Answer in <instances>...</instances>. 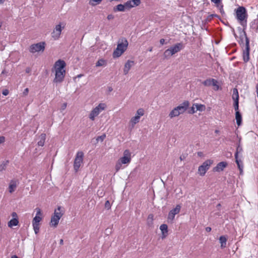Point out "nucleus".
Instances as JSON below:
<instances>
[{"instance_id": "nucleus-27", "label": "nucleus", "mask_w": 258, "mask_h": 258, "mask_svg": "<svg viewBox=\"0 0 258 258\" xmlns=\"http://www.w3.org/2000/svg\"><path fill=\"white\" fill-rule=\"evenodd\" d=\"M235 118L237 125L238 126L240 125L242 122V116L239 111H237L235 112Z\"/></svg>"}, {"instance_id": "nucleus-61", "label": "nucleus", "mask_w": 258, "mask_h": 258, "mask_svg": "<svg viewBox=\"0 0 258 258\" xmlns=\"http://www.w3.org/2000/svg\"><path fill=\"white\" fill-rule=\"evenodd\" d=\"M215 133H219V131L218 130H216L215 131Z\"/></svg>"}, {"instance_id": "nucleus-38", "label": "nucleus", "mask_w": 258, "mask_h": 258, "mask_svg": "<svg viewBox=\"0 0 258 258\" xmlns=\"http://www.w3.org/2000/svg\"><path fill=\"white\" fill-rule=\"evenodd\" d=\"M122 164V163H121V162L118 160L115 167L116 172H118L121 168Z\"/></svg>"}, {"instance_id": "nucleus-54", "label": "nucleus", "mask_w": 258, "mask_h": 258, "mask_svg": "<svg viewBox=\"0 0 258 258\" xmlns=\"http://www.w3.org/2000/svg\"><path fill=\"white\" fill-rule=\"evenodd\" d=\"M63 239H61L60 240V241H59V244H61V245H62V244H63Z\"/></svg>"}, {"instance_id": "nucleus-6", "label": "nucleus", "mask_w": 258, "mask_h": 258, "mask_svg": "<svg viewBox=\"0 0 258 258\" xmlns=\"http://www.w3.org/2000/svg\"><path fill=\"white\" fill-rule=\"evenodd\" d=\"M105 107L106 105L104 103H100L91 111L89 116V118L92 120H94L95 117L98 116L102 111L104 110Z\"/></svg>"}, {"instance_id": "nucleus-59", "label": "nucleus", "mask_w": 258, "mask_h": 258, "mask_svg": "<svg viewBox=\"0 0 258 258\" xmlns=\"http://www.w3.org/2000/svg\"><path fill=\"white\" fill-rule=\"evenodd\" d=\"M258 26L257 25H255L254 27H253V28L257 29Z\"/></svg>"}, {"instance_id": "nucleus-7", "label": "nucleus", "mask_w": 258, "mask_h": 258, "mask_svg": "<svg viewBox=\"0 0 258 258\" xmlns=\"http://www.w3.org/2000/svg\"><path fill=\"white\" fill-rule=\"evenodd\" d=\"M65 26V23H60L55 26L54 29L51 33V36L54 40H57L59 38L62 30L64 28Z\"/></svg>"}, {"instance_id": "nucleus-22", "label": "nucleus", "mask_w": 258, "mask_h": 258, "mask_svg": "<svg viewBox=\"0 0 258 258\" xmlns=\"http://www.w3.org/2000/svg\"><path fill=\"white\" fill-rule=\"evenodd\" d=\"M59 219L57 216H52L51 218L50 226L56 227L58 224Z\"/></svg>"}, {"instance_id": "nucleus-36", "label": "nucleus", "mask_w": 258, "mask_h": 258, "mask_svg": "<svg viewBox=\"0 0 258 258\" xmlns=\"http://www.w3.org/2000/svg\"><path fill=\"white\" fill-rule=\"evenodd\" d=\"M9 163V161H4L1 165H0V171H2L6 169L7 165L8 163Z\"/></svg>"}, {"instance_id": "nucleus-30", "label": "nucleus", "mask_w": 258, "mask_h": 258, "mask_svg": "<svg viewBox=\"0 0 258 258\" xmlns=\"http://www.w3.org/2000/svg\"><path fill=\"white\" fill-rule=\"evenodd\" d=\"M140 118V117L139 116L137 115V114L131 118L130 121L132 127H134L136 123L139 122Z\"/></svg>"}, {"instance_id": "nucleus-16", "label": "nucleus", "mask_w": 258, "mask_h": 258, "mask_svg": "<svg viewBox=\"0 0 258 258\" xmlns=\"http://www.w3.org/2000/svg\"><path fill=\"white\" fill-rule=\"evenodd\" d=\"M217 83V81L214 79H209L203 81L202 84L205 86H210L212 85L213 86H217L218 88Z\"/></svg>"}, {"instance_id": "nucleus-4", "label": "nucleus", "mask_w": 258, "mask_h": 258, "mask_svg": "<svg viewBox=\"0 0 258 258\" xmlns=\"http://www.w3.org/2000/svg\"><path fill=\"white\" fill-rule=\"evenodd\" d=\"M236 18L243 27L246 26V10L243 7H238L236 11Z\"/></svg>"}, {"instance_id": "nucleus-62", "label": "nucleus", "mask_w": 258, "mask_h": 258, "mask_svg": "<svg viewBox=\"0 0 258 258\" xmlns=\"http://www.w3.org/2000/svg\"><path fill=\"white\" fill-rule=\"evenodd\" d=\"M254 26H255V24H252L251 27L253 28V27H254Z\"/></svg>"}, {"instance_id": "nucleus-12", "label": "nucleus", "mask_w": 258, "mask_h": 258, "mask_svg": "<svg viewBox=\"0 0 258 258\" xmlns=\"http://www.w3.org/2000/svg\"><path fill=\"white\" fill-rule=\"evenodd\" d=\"M131 153L129 150H125L123 152V156L121 157L118 160L122 164H128L131 161Z\"/></svg>"}, {"instance_id": "nucleus-50", "label": "nucleus", "mask_w": 258, "mask_h": 258, "mask_svg": "<svg viewBox=\"0 0 258 258\" xmlns=\"http://www.w3.org/2000/svg\"><path fill=\"white\" fill-rule=\"evenodd\" d=\"M160 43L161 45H163L165 43V39L162 38L160 40Z\"/></svg>"}, {"instance_id": "nucleus-32", "label": "nucleus", "mask_w": 258, "mask_h": 258, "mask_svg": "<svg viewBox=\"0 0 258 258\" xmlns=\"http://www.w3.org/2000/svg\"><path fill=\"white\" fill-rule=\"evenodd\" d=\"M235 162H236V163L237 165V166L240 170V174H242V172H243V167L242 161L240 160H239L237 158H235Z\"/></svg>"}, {"instance_id": "nucleus-55", "label": "nucleus", "mask_w": 258, "mask_h": 258, "mask_svg": "<svg viewBox=\"0 0 258 258\" xmlns=\"http://www.w3.org/2000/svg\"><path fill=\"white\" fill-rule=\"evenodd\" d=\"M221 204L219 203L217 205V208L218 210H219L220 207H221Z\"/></svg>"}, {"instance_id": "nucleus-34", "label": "nucleus", "mask_w": 258, "mask_h": 258, "mask_svg": "<svg viewBox=\"0 0 258 258\" xmlns=\"http://www.w3.org/2000/svg\"><path fill=\"white\" fill-rule=\"evenodd\" d=\"M106 64V61L104 59H100L96 63V67L103 66Z\"/></svg>"}, {"instance_id": "nucleus-46", "label": "nucleus", "mask_w": 258, "mask_h": 258, "mask_svg": "<svg viewBox=\"0 0 258 258\" xmlns=\"http://www.w3.org/2000/svg\"><path fill=\"white\" fill-rule=\"evenodd\" d=\"M107 19L110 20L114 19V16L112 14H109L107 16Z\"/></svg>"}, {"instance_id": "nucleus-20", "label": "nucleus", "mask_w": 258, "mask_h": 258, "mask_svg": "<svg viewBox=\"0 0 258 258\" xmlns=\"http://www.w3.org/2000/svg\"><path fill=\"white\" fill-rule=\"evenodd\" d=\"M160 229L161 230L162 232V238L163 239L165 238L167 235L168 226L166 224H163L160 225Z\"/></svg>"}, {"instance_id": "nucleus-17", "label": "nucleus", "mask_w": 258, "mask_h": 258, "mask_svg": "<svg viewBox=\"0 0 258 258\" xmlns=\"http://www.w3.org/2000/svg\"><path fill=\"white\" fill-rule=\"evenodd\" d=\"M37 213L35 217L33 218L32 221V224H39L40 221L41 220L42 218L41 210L39 208L36 209Z\"/></svg>"}, {"instance_id": "nucleus-40", "label": "nucleus", "mask_w": 258, "mask_h": 258, "mask_svg": "<svg viewBox=\"0 0 258 258\" xmlns=\"http://www.w3.org/2000/svg\"><path fill=\"white\" fill-rule=\"evenodd\" d=\"M35 233L37 234L39 230V224H32Z\"/></svg>"}, {"instance_id": "nucleus-5", "label": "nucleus", "mask_w": 258, "mask_h": 258, "mask_svg": "<svg viewBox=\"0 0 258 258\" xmlns=\"http://www.w3.org/2000/svg\"><path fill=\"white\" fill-rule=\"evenodd\" d=\"M83 158L84 153L82 151H78L76 155L74 163V168L76 172H78L83 163Z\"/></svg>"}, {"instance_id": "nucleus-3", "label": "nucleus", "mask_w": 258, "mask_h": 258, "mask_svg": "<svg viewBox=\"0 0 258 258\" xmlns=\"http://www.w3.org/2000/svg\"><path fill=\"white\" fill-rule=\"evenodd\" d=\"M183 48V45L182 43H177L164 51L163 53L164 57L168 58L171 56L180 51Z\"/></svg>"}, {"instance_id": "nucleus-43", "label": "nucleus", "mask_w": 258, "mask_h": 258, "mask_svg": "<svg viewBox=\"0 0 258 258\" xmlns=\"http://www.w3.org/2000/svg\"><path fill=\"white\" fill-rule=\"evenodd\" d=\"M105 207L107 209H109L111 208V205L109 201H106L105 203Z\"/></svg>"}, {"instance_id": "nucleus-60", "label": "nucleus", "mask_w": 258, "mask_h": 258, "mask_svg": "<svg viewBox=\"0 0 258 258\" xmlns=\"http://www.w3.org/2000/svg\"><path fill=\"white\" fill-rule=\"evenodd\" d=\"M257 93L258 94V84L256 85Z\"/></svg>"}, {"instance_id": "nucleus-18", "label": "nucleus", "mask_w": 258, "mask_h": 258, "mask_svg": "<svg viewBox=\"0 0 258 258\" xmlns=\"http://www.w3.org/2000/svg\"><path fill=\"white\" fill-rule=\"evenodd\" d=\"M134 64L135 62L134 61L128 60L124 65V68L123 69L124 74L126 75L128 73L131 67Z\"/></svg>"}, {"instance_id": "nucleus-48", "label": "nucleus", "mask_w": 258, "mask_h": 258, "mask_svg": "<svg viewBox=\"0 0 258 258\" xmlns=\"http://www.w3.org/2000/svg\"><path fill=\"white\" fill-rule=\"evenodd\" d=\"M12 216L13 218H18V215L17 214L16 212H13L12 213Z\"/></svg>"}, {"instance_id": "nucleus-25", "label": "nucleus", "mask_w": 258, "mask_h": 258, "mask_svg": "<svg viewBox=\"0 0 258 258\" xmlns=\"http://www.w3.org/2000/svg\"><path fill=\"white\" fill-rule=\"evenodd\" d=\"M242 151H243L242 147L240 145V140H239L238 144H237L236 150V152L234 155L235 158H237L238 154L242 153Z\"/></svg>"}, {"instance_id": "nucleus-56", "label": "nucleus", "mask_w": 258, "mask_h": 258, "mask_svg": "<svg viewBox=\"0 0 258 258\" xmlns=\"http://www.w3.org/2000/svg\"><path fill=\"white\" fill-rule=\"evenodd\" d=\"M152 50H153V47H151L150 48H149L148 50L150 51V52H151L152 51Z\"/></svg>"}, {"instance_id": "nucleus-19", "label": "nucleus", "mask_w": 258, "mask_h": 258, "mask_svg": "<svg viewBox=\"0 0 258 258\" xmlns=\"http://www.w3.org/2000/svg\"><path fill=\"white\" fill-rule=\"evenodd\" d=\"M18 185V181L15 180H11L9 186V191L10 193L13 192Z\"/></svg>"}, {"instance_id": "nucleus-28", "label": "nucleus", "mask_w": 258, "mask_h": 258, "mask_svg": "<svg viewBox=\"0 0 258 258\" xmlns=\"http://www.w3.org/2000/svg\"><path fill=\"white\" fill-rule=\"evenodd\" d=\"M19 223L18 218H13L10 221H9L8 225L9 227H12L18 225Z\"/></svg>"}, {"instance_id": "nucleus-53", "label": "nucleus", "mask_w": 258, "mask_h": 258, "mask_svg": "<svg viewBox=\"0 0 258 258\" xmlns=\"http://www.w3.org/2000/svg\"><path fill=\"white\" fill-rule=\"evenodd\" d=\"M105 135H103V136L98 137V139H100V140L103 141L104 140V139L105 138Z\"/></svg>"}, {"instance_id": "nucleus-31", "label": "nucleus", "mask_w": 258, "mask_h": 258, "mask_svg": "<svg viewBox=\"0 0 258 258\" xmlns=\"http://www.w3.org/2000/svg\"><path fill=\"white\" fill-rule=\"evenodd\" d=\"M179 112L176 107L174 108L169 113V116L170 118L178 116L179 115Z\"/></svg>"}, {"instance_id": "nucleus-64", "label": "nucleus", "mask_w": 258, "mask_h": 258, "mask_svg": "<svg viewBox=\"0 0 258 258\" xmlns=\"http://www.w3.org/2000/svg\"><path fill=\"white\" fill-rule=\"evenodd\" d=\"M150 216H151V217H152V218L153 217V216H152V215H149V218Z\"/></svg>"}, {"instance_id": "nucleus-26", "label": "nucleus", "mask_w": 258, "mask_h": 258, "mask_svg": "<svg viewBox=\"0 0 258 258\" xmlns=\"http://www.w3.org/2000/svg\"><path fill=\"white\" fill-rule=\"evenodd\" d=\"M46 139V135L45 134H42L39 137V140L38 142V145L39 146H43L44 145L45 141Z\"/></svg>"}, {"instance_id": "nucleus-41", "label": "nucleus", "mask_w": 258, "mask_h": 258, "mask_svg": "<svg viewBox=\"0 0 258 258\" xmlns=\"http://www.w3.org/2000/svg\"><path fill=\"white\" fill-rule=\"evenodd\" d=\"M234 108L236 112L237 111H239V101H234Z\"/></svg>"}, {"instance_id": "nucleus-23", "label": "nucleus", "mask_w": 258, "mask_h": 258, "mask_svg": "<svg viewBox=\"0 0 258 258\" xmlns=\"http://www.w3.org/2000/svg\"><path fill=\"white\" fill-rule=\"evenodd\" d=\"M125 8L126 6H125V3L123 5L119 4L116 7H114L113 11L114 12H124L125 11Z\"/></svg>"}, {"instance_id": "nucleus-35", "label": "nucleus", "mask_w": 258, "mask_h": 258, "mask_svg": "<svg viewBox=\"0 0 258 258\" xmlns=\"http://www.w3.org/2000/svg\"><path fill=\"white\" fill-rule=\"evenodd\" d=\"M196 108V111H203L205 109V106L202 104H194Z\"/></svg>"}, {"instance_id": "nucleus-13", "label": "nucleus", "mask_w": 258, "mask_h": 258, "mask_svg": "<svg viewBox=\"0 0 258 258\" xmlns=\"http://www.w3.org/2000/svg\"><path fill=\"white\" fill-rule=\"evenodd\" d=\"M140 4V0H130L125 3V6H126V9H130L139 6Z\"/></svg>"}, {"instance_id": "nucleus-29", "label": "nucleus", "mask_w": 258, "mask_h": 258, "mask_svg": "<svg viewBox=\"0 0 258 258\" xmlns=\"http://www.w3.org/2000/svg\"><path fill=\"white\" fill-rule=\"evenodd\" d=\"M61 207L60 206H58L57 209L55 210L54 212L53 216H57V218H59L60 219V218L62 217L63 213L61 212Z\"/></svg>"}, {"instance_id": "nucleus-24", "label": "nucleus", "mask_w": 258, "mask_h": 258, "mask_svg": "<svg viewBox=\"0 0 258 258\" xmlns=\"http://www.w3.org/2000/svg\"><path fill=\"white\" fill-rule=\"evenodd\" d=\"M219 242L221 244V247L224 248L226 246L227 237L224 236H221L219 238Z\"/></svg>"}, {"instance_id": "nucleus-21", "label": "nucleus", "mask_w": 258, "mask_h": 258, "mask_svg": "<svg viewBox=\"0 0 258 258\" xmlns=\"http://www.w3.org/2000/svg\"><path fill=\"white\" fill-rule=\"evenodd\" d=\"M212 2L214 3L216 7L219 9L221 14L224 13L223 9V6L221 3V0H211Z\"/></svg>"}, {"instance_id": "nucleus-1", "label": "nucleus", "mask_w": 258, "mask_h": 258, "mask_svg": "<svg viewBox=\"0 0 258 258\" xmlns=\"http://www.w3.org/2000/svg\"><path fill=\"white\" fill-rule=\"evenodd\" d=\"M66 66L65 61L61 59H59L55 62L54 68L55 74L53 80L54 83H61L63 81L66 74V71L64 69Z\"/></svg>"}, {"instance_id": "nucleus-51", "label": "nucleus", "mask_w": 258, "mask_h": 258, "mask_svg": "<svg viewBox=\"0 0 258 258\" xmlns=\"http://www.w3.org/2000/svg\"><path fill=\"white\" fill-rule=\"evenodd\" d=\"M211 230H212V229H211V227H207L206 228V231L207 232H210V231H211Z\"/></svg>"}, {"instance_id": "nucleus-44", "label": "nucleus", "mask_w": 258, "mask_h": 258, "mask_svg": "<svg viewBox=\"0 0 258 258\" xmlns=\"http://www.w3.org/2000/svg\"><path fill=\"white\" fill-rule=\"evenodd\" d=\"M9 91L8 89H5L3 91L2 94L4 96H7L9 94Z\"/></svg>"}, {"instance_id": "nucleus-33", "label": "nucleus", "mask_w": 258, "mask_h": 258, "mask_svg": "<svg viewBox=\"0 0 258 258\" xmlns=\"http://www.w3.org/2000/svg\"><path fill=\"white\" fill-rule=\"evenodd\" d=\"M232 99L234 101H239V94L236 88H234L233 90Z\"/></svg>"}, {"instance_id": "nucleus-58", "label": "nucleus", "mask_w": 258, "mask_h": 258, "mask_svg": "<svg viewBox=\"0 0 258 258\" xmlns=\"http://www.w3.org/2000/svg\"><path fill=\"white\" fill-rule=\"evenodd\" d=\"M5 2V0H0V4H3Z\"/></svg>"}, {"instance_id": "nucleus-10", "label": "nucleus", "mask_w": 258, "mask_h": 258, "mask_svg": "<svg viewBox=\"0 0 258 258\" xmlns=\"http://www.w3.org/2000/svg\"><path fill=\"white\" fill-rule=\"evenodd\" d=\"M45 43L44 42H41L36 44H32L29 48V51L32 53L37 52H43L45 49Z\"/></svg>"}, {"instance_id": "nucleus-45", "label": "nucleus", "mask_w": 258, "mask_h": 258, "mask_svg": "<svg viewBox=\"0 0 258 258\" xmlns=\"http://www.w3.org/2000/svg\"><path fill=\"white\" fill-rule=\"evenodd\" d=\"M28 92H29V89L27 88H26V89L24 90V91H23V95H24V96H26V95H28Z\"/></svg>"}, {"instance_id": "nucleus-63", "label": "nucleus", "mask_w": 258, "mask_h": 258, "mask_svg": "<svg viewBox=\"0 0 258 258\" xmlns=\"http://www.w3.org/2000/svg\"><path fill=\"white\" fill-rule=\"evenodd\" d=\"M4 73H5V71L4 70V71H3V72H2V74H4Z\"/></svg>"}, {"instance_id": "nucleus-11", "label": "nucleus", "mask_w": 258, "mask_h": 258, "mask_svg": "<svg viewBox=\"0 0 258 258\" xmlns=\"http://www.w3.org/2000/svg\"><path fill=\"white\" fill-rule=\"evenodd\" d=\"M181 206L180 205H177L175 208L170 211L168 213L167 220L168 222L172 223L174 219L175 215L180 212Z\"/></svg>"}, {"instance_id": "nucleus-37", "label": "nucleus", "mask_w": 258, "mask_h": 258, "mask_svg": "<svg viewBox=\"0 0 258 258\" xmlns=\"http://www.w3.org/2000/svg\"><path fill=\"white\" fill-rule=\"evenodd\" d=\"M102 0H90L89 1V4L92 6H95L101 3Z\"/></svg>"}, {"instance_id": "nucleus-8", "label": "nucleus", "mask_w": 258, "mask_h": 258, "mask_svg": "<svg viewBox=\"0 0 258 258\" xmlns=\"http://www.w3.org/2000/svg\"><path fill=\"white\" fill-rule=\"evenodd\" d=\"M244 35L245 38V48L243 52V59L245 62H247L249 59V40L246 35V33L244 31Z\"/></svg>"}, {"instance_id": "nucleus-57", "label": "nucleus", "mask_w": 258, "mask_h": 258, "mask_svg": "<svg viewBox=\"0 0 258 258\" xmlns=\"http://www.w3.org/2000/svg\"><path fill=\"white\" fill-rule=\"evenodd\" d=\"M108 91L109 92H111L112 91V88L111 87H109L108 88Z\"/></svg>"}, {"instance_id": "nucleus-2", "label": "nucleus", "mask_w": 258, "mask_h": 258, "mask_svg": "<svg viewBox=\"0 0 258 258\" xmlns=\"http://www.w3.org/2000/svg\"><path fill=\"white\" fill-rule=\"evenodd\" d=\"M128 41L125 38H122L121 41H119L116 48L113 52V57L116 58L121 55V54L126 50L128 46Z\"/></svg>"}, {"instance_id": "nucleus-42", "label": "nucleus", "mask_w": 258, "mask_h": 258, "mask_svg": "<svg viewBox=\"0 0 258 258\" xmlns=\"http://www.w3.org/2000/svg\"><path fill=\"white\" fill-rule=\"evenodd\" d=\"M196 108L195 107V105H192L191 108L188 110V113L190 114H194L196 112Z\"/></svg>"}, {"instance_id": "nucleus-15", "label": "nucleus", "mask_w": 258, "mask_h": 258, "mask_svg": "<svg viewBox=\"0 0 258 258\" xmlns=\"http://www.w3.org/2000/svg\"><path fill=\"white\" fill-rule=\"evenodd\" d=\"M189 106V102L188 101H184L182 104L176 107V108L179 112V114L184 112Z\"/></svg>"}, {"instance_id": "nucleus-9", "label": "nucleus", "mask_w": 258, "mask_h": 258, "mask_svg": "<svg viewBox=\"0 0 258 258\" xmlns=\"http://www.w3.org/2000/svg\"><path fill=\"white\" fill-rule=\"evenodd\" d=\"M213 161L212 160H207L203 164L199 167L198 171L201 176H204L206 174L207 170L212 164Z\"/></svg>"}, {"instance_id": "nucleus-14", "label": "nucleus", "mask_w": 258, "mask_h": 258, "mask_svg": "<svg viewBox=\"0 0 258 258\" xmlns=\"http://www.w3.org/2000/svg\"><path fill=\"white\" fill-rule=\"evenodd\" d=\"M227 163L226 162L222 161L219 162L216 166L213 168V171L214 172H221L224 169L227 167Z\"/></svg>"}, {"instance_id": "nucleus-52", "label": "nucleus", "mask_w": 258, "mask_h": 258, "mask_svg": "<svg viewBox=\"0 0 258 258\" xmlns=\"http://www.w3.org/2000/svg\"><path fill=\"white\" fill-rule=\"evenodd\" d=\"M25 71H26V73H28H28H30V72H31V69H30V68H27L26 69Z\"/></svg>"}, {"instance_id": "nucleus-49", "label": "nucleus", "mask_w": 258, "mask_h": 258, "mask_svg": "<svg viewBox=\"0 0 258 258\" xmlns=\"http://www.w3.org/2000/svg\"><path fill=\"white\" fill-rule=\"evenodd\" d=\"M67 103H64L62 106H61V109L62 110H64L66 109V108L67 107Z\"/></svg>"}, {"instance_id": "nucleus-47", "label": "nucleus", "mask_w": 258, "mask_h": 258, "mask_svg": "<svg viewBox=\"0 0 258 258\" xmlns=\"http://www.w3.org/2000/svg\"><path fill=\"white\" fill-rule=\"evenodd\" d=\"M5 141V138L4 136L0 137V144L3 143Z\"/></svg>"}, {"instance_id": "nucleus-39", "label": "nucleus", "mask_w": 258, "mask_h": 258, "mask_svg": "<svg viewBox=\"0 0 258 258\" xmlns=\"http://www.w3.org/2000/svg\"><path fill=\"white\" fill-rule=\"evenodd\" d=\"M144 114V110L142 108L139 109L137 111V115L139 116L140 117L141 116H143Z\"/></svg>"}]
</instances>
